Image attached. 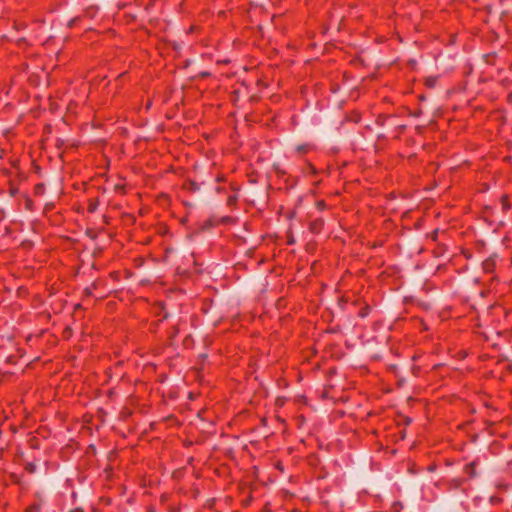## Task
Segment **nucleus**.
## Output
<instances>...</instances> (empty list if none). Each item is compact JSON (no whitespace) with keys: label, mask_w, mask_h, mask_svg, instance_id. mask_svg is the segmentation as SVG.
Masks as SVG:
<instances>
[{"label":"nucleus","mask_w":512,"mask_h":512,"mask_svg":"<svg viewBox=\"0 0 512 512\" xmlns=\"http://www.w3.org/2000/svg\"><path fill=\"white\" fill-rule=\"evenodd\" d=\"M496 259H497V255L494 254L482 262V269L485 273L491 274L495 271L496 264H497Z\"/></svg>","instance_id":"1"},{"label":"nucleus","mask_w":512,"mask_h":512,"mask_svg":"<svg viewBox=\"0 0 512 512\" xmlns=\"http://www.w3.org/2000/svg\"><path fill=\"white\" fill-rule=\"evenodd\" d=\"M478 465L477 461H472L464 467V473L468 476V478H473L476 476V467Z\"/></svg>","instance_id":"2"},{"label":"nucleus","mask_w":512,"mask_h":512,"mask_svg":"<svg viewBox=\"0 0 512 512\" xmlns=\"http://www.w3.org/2000/svg\"><path fill=\"white\" fill-rule=\"evenodd\" d=\"M323 220L321 218L319 219H316L314 220L311 224H310V229L311 231L313 232H318L321 230L322 226H323Z\"/></svg>","instance_id":"3"},{"label":"nucleus","mask_w":512,"mask_h":512,"mask_svg":"<svg viewBox=\"0 0 512 512\" xmlns=\"http://www.w3.org/2000/svg\"><path fill=\"white\" fill-rule=\"evenodd\" d=\"M98 208V201L96 199H90L88 203V211L94 213Z\"/></svg>","instance_id":"4"},{"label":"nucleus","mask_w":512,"mask_h":512,"mask_svg":"<svg viewBox=\"0 0 512 512\" xmlns=\"http://www.w3.org/2000/svg\"><path fill=\"white\" fill-rule=\"evenodd\" d=\"M369 311H370V307L368 305H366L364 308H362L360 310L359 316L364 318L369 314Z\"/></svg>","instance_id":"5"},{"label":"nucleus","mask_w":512,"mask_h":512,"mask_svg":"<svg viewBox=\"0 0 512 512\" xmlns=\"http://www.w3.org/2000/svg\"><path fill=\"white\" fill-rule=\"evenodd\" d=\"M309 149V146L308 145H300L297 147V151L299 153H306Z\"/></svg>","instance_id":"6"},{"label":"nucleus","mask_w":512,"mask_h":512,"mask_svg":"<svg viewBox=\"0 0 512 512\" xmlns=\"http://www.w3.org/2000/svg\"><path fill=\"white\" fill-rule=\"evenodd\" d=\"M316 206L319 210H324L326 207V203L324 201H318Z\"/></svg>","instance_id":"7"},{"label":"nucleus","mask_w":512,"mask_h":512,"mask_svg":"<svg viewBox=\"0 0 512 512\" xmlns=\"http://www.w3.org/2000/svg\"><path fill=\"white\" fill-rule=\"evenodd\" d=\"M236 201H237L236 196H229V198H228V203H229L230 205H232V204H233V203H235Z\"/></svg>","instance_id":"8"},{"label":"nucleus","mask_w":512,"mask_h":512,"mask_svg":"<svg viewBox=\"0 0 512 512\" xmlns=\"http://www.w3.org/2000/svg\"><path fill=\"white\" fill-rule=\"evenodd\" d=\"M502 202H503L504 209H508L509 208V204H508V201H507L506 197L502 198Z\"/></svg>","instance_id":"9"},{"label":"nucleus","mask_w":512,"mask_h":512,"mask_svg":"<svg viewBox=\"0 0 512 512\" xmlns=\"http://www.w3.org/2000/svg\"><path fill=\"white\" fill-rule=\"evenodd\" d=\"M453 482H454L455 487H459L462 483V480L457 479V480H453Z\"/></svg>","instance_id":"10"},{"label":"nucleus","mask_w":512,"mask_h":512,"mask_svg":"<svg viewBox=\"0 0 512 512\" xmlns=\"http://www.w3.org/2000/svg\"><path fill=\"white\" fill-rule=\"evenodd\" d=\"M28 512H38V507L37 506L30 507L28 509Z\"/></svg>","instance_id":"11"},{"label":"nucleus","mask_w":512,"mask_h":512,"mask_svg":"<svg viewBox=\"0 0 512 512\" xmlns=\"http://www.w3.org/2000/svg\"><path fill=\"white\" fill-rule=\"evenodd\" d=\"M433 82H434V80H427V82H426V83H427V85L432 86V85H433Z\"/></svg>","instance_id":"12"},{"label":"nucleus","mask_w":512,"mask_h":512,"mask_svg":"<svg viewBox=\"0 0 512 512\" xmlns=\"http://www.w3.org/2000/svg\"><path fill=\"white\" fill-rule=\"evenodd\" d=\"M71 512H83V511H82V510H80V509H76V510H73V511H71Z\"/></svg>","instance_id":"13"}]
</instances>
